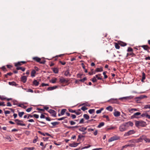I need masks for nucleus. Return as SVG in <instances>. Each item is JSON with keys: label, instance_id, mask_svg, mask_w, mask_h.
Wrapping results in <instances>:
<instances>
[{"label": "nucleus", "instance_id": "nucleus-1", "mask_svg": "<svg viewBox=\"0 0 150 150\" xmlns=\"http://www.w3.org/2000/svg\"><path fill=\"white\" fill-rule=\"evenodd\" d=\"M146 125V122L143 120L136 121L135 122V125L137 127L139 126L144 127Z\"/></svg>", "mask_w": 150, "mask_h": 150}, {"label": "nucleus", "instance_id": "nucleus-2", "mask_svg": "<svg viewBox=\"0 0 150 150\" xmlns=\"http://www.w3.org/2000/svg\"><path fill=\"white\" fill-rule=\"evenodd\" d=\"M127 129L125 124V123L121 125L119 127V129L120 132H122L125 131Z\"/></svg>", "mask_w": 150, "mask_h": 150}, {"label": "nucleus", "instance_id": "nucleus-3", "mask_svg": "<svg viewBox=\"0 0 150 150\" xmlns=\"http://www.w3.org/2000/svg\"><path fill=\"white\" fill-rule=\"evenodd\" d=\"M14 121L18 125L23 126H25L26 125L25 124L23 123V122L22 120L16 119Z\"/></svg>", "mask_w": 150, "mask_h": 150}, {"label": "nucleus", "instance_id": "nucleus-4", "mask_svg": "<svg viewBox=\"0 0 150 150\" xmlns=\"http://www.w3.org/2000/svg\"><path fill=\"white\" fill-rule=\"evenodd\" d=\"M141 115V113L140 112H137L134 113L131 116L132 119L134 118H141V116H139Z\"/></svg>", "mask_w": 150, "mask_h": 150}, {"label": "nucleus", "instance_id": "nucleus-5", "mask_svg": "<svg viewBox=\"0 0 150 150\" xmlns=\"http://www.w3.org/2000/svg\"><path fill=\"white\" fill-rule=\"evenodd\" d=\"M120 137L116 136H114L110 138L108 140V142H112L115 140H117L120 139Z\"/></svg>", "mask_w": 150, "mask_h": 150}, {"label": "nucleus", "instance_id": "nucleus-6", "mask_svg": "<svg viewBox=\"0 0 150 150\" xmlns=\"http://www.w3.org/2000/svg\"><path fill=\"white\" fill-rule=\"evenodd\" d=\"M134 133L135 132L134 130H131L127 132H125L124 134V136L125 137H127Z\"/></svg>", "mask_w": 150, "mask_h": 150}, {"label": "nucleus", "instance_id": "nucleus-7", "mask_svg": "<svg viewBox=\"0 0 150 150\" xmlns=\"http://www.w3.org/2000/svg\"><path fill=\"white\" fill-rule=\"evenodd\" d=\"M112 103H118L117 99V98H111L108 101Z\"/></svg>", "mask_w": 150, "mask_h": 150}, {"label": "nucleus", "instance_id": "nucleus-8", "mask_svg": "<svg viewBox=\"0 0 150 150\" xmlns=\"http://www.w3.org/2000/svg\"><path fill=\"white\" fill-rule=\"evenodd\" d=\"M134 97V96H129L125 97L122 98H119V99L123 100H129L132 98Z\"/></svg>", "mask_w": 150, "mask_h": 150}, {"label": "nucleus", "instance_id": "nucleus-9", "mask_svg": "<svg viewBox=\"0 0 150 150\" xmlns=\"http://www.w3.org/2000/svg\"><path fill=\"white\" fill-rule=\"evenodd\" d=\"M48 112L51 115L54 117H56V112L54 110L52 109H50Z\"/></svg>", "mask_w": 150, "mask_h": 150}, {"label": "nucleus", "instance_id": "nucleus-10", "mask_svg": "<svg viewBox=\"0 0 150 150\" xmlns=\"http://www.w3.org/2000/svg\"><path fill=\"white\" fill-rule=\"evenodd\" d=\"M59 81L61 83H67L69 80L65 79L64 77H62L59 79Z\"/></svg>", "mask_w": 150, "mask_h": 150}, {"label": "nucleus", "instance_id": "nucleus-11", "mask_svg": "<svg viewBox=\"0 0 150 150\" xmlns=\"http://www.w3.org/2000/svg\"><path fill=\"white\" fill-rule=\"evenodd\" d=\"M150 111V110L145 111L141 115V117H146V118L148 113Z\"/></svg>", "mask_w": 150, "mask_h": 150}, {"label": "nucleus", "instance_id": "nucleus-12", "mask_svg": "<svg viewBox=\"0 0 150 150\" xmlns=\"http://www.w3.org/2000/svg\"><path fill=\"white\" fill-rule=\"evenodd\" d=\"M80 143H76L75 142H74L73 143L70 144H69V146L71 147H76L78 146L79 144Z\"/></svg>", "mask_w": 150, "mask_h": 150}, {"label": "nucleus", "instance_id": "nucleus-13", "mask_svg": "<svg viewBox=\"0 0 150 150\" xmlns=\"http://www.w3.org/2000/svg\"><path fill=\"white\" fill-rule=\"evenodd\" d=\"M125 124L126 126H127V129H128L129 127L130 126H132L133 125V123L130 121H129L125 123Z\"/></svg>", "mask_w": 150, "mask_h": 150}, {"label": "nucleus", "instance_id": "nucleus-14", "mask_svg": "<svg viewBox=\"0 0 150 150\" xmlns=\"http://www.w3.org/2000/svg\"><path fill=\"white\" fill-rule=\"evenodd\" d=\"M27 80V77L25 76H23L21 77V80L23 83H25Z\"/></svg>", "mask_w": 150, "mask_h": 150}, {"label": "nucleus", "instance_id": "nucleus-15", "mask_svg": "<svg viewBox=\"0 0 150 150\" xmlns=\"http://www.w3.org/2000/svg\"><path fill=\"white\" fill-rule=\"evenodd\" d=\"M146 136L145 135H142L138 139L139 142H142L143 140H145V139L146 138Z\"/></svg>", "mask_w": 150, "mask_h": 150}, {"label": "nucleus", "instance_id": "nucleus-16", "mask_svg": "<svg viewBox=\"0 0 150 150\" xmlns=\"http://www.w3.org/2000/svg\"><path fill=\"white\" fill-rule=\"evenodd\" d=\"M147 96L145 95H141L139 97H136V99H139L141 100L144 98H147Z\"/></svg>", "mask_w": 150, "mask_h": 150}, {"label": "nucleus", "instance_id": "nucleus-17", "mask_svg": "<svg viewBox=\"0 0 150 150\" xmlns=\"http://www.w3.org/2000/svg\"><path fill=\"white\" fill-rule=\"evenodd\" d=\"M114 116L115 117H117L120 116V113L118 111H115L113 113Z\"/></svg>", "mask_w": 150, "mask_h": 150}, {"label": "nucleus", "instance_id": "nucleus-18", "mask_svg": "<svg viewBox=\"0 0 150 150\" xmlns=\"http://www.w3.org/2000/svg\"><path fill=\"white\" fill-rule=\"evenodd\" d=\"M33 59L36 62L39 63L40 62L41 60L40 58L37 57H33Z\"/></svg>", "mask_w": 150, "mask_h": 150}, {"label": "nucleus", "instance_id": "nucleus-19", "mask_svg": "<svg viewBox=\"0 0 150 150\" xmlns=\"http://www.w3.org/2000/svg\"><path fill=\"white\" fill-rule=\"evenodd\" d=\"M57 88V86L49 87L47 88V90L48 91H52L56 89Z\"/></svg>", "mask_w": 150, "mask_h": 150}, {"label": "nucleus", "instance_id": "nucleus-20", "mask_svg": "<svg viewBox=\"0 0 150 150\" xmlns=\"http://www.w3.org/2000/svg\"><path fill=\"white\" fill-rule=\"evenodd\" d=\"M64 75L66 76H71V75L70 74V72L69 70H67L65 72Z\"/></svg>", "mask_w": 150, "mask_h": 150}, {"label": "nucleus", "instance_id": "nucleus-21", "mask_svg": "<svg viewBox=\"0 0 150 150\" xmlns=\"http://www.w3.org/2000/svg\"><path fill=\"white\" fill-rule=\"evenodd\" d=\"M142 47L145 50L147 51L148 52L149 50V47L147 45H143Z\"/></svg>", "mask_w": 150, "mask_h": 150}, {"label": "nucleus", "instance_id": "nucleus-22", "mask_svg": "<svg viewBox=\"0 0 150 150\" xmlns=\"http://www.w3.org/2000/svg\"><path fill=\"white\" fill-rule=\"evenodd\" d=\"M59 123L58 122H52L51 123V124L52 125V126L51 127L53 128L54 127L57 125H58Z\"/></svg>", "mask_w": 150, "mask_h": 150}, {"label": "nucleus", "instance_id": "nucleus-23", "mask_svg": "<svg viewBox=\"0 0 150 150\" xmlns=\"http://www.w3.org/2000/svg\"><path fill=\"white\" fill-rule=\"evenodd\" d=\"M103 71L102 67L97 68L95 70V72H101Z\"/></svg>", "mask_w": 150, "mask_h": 150}, {"label": "nucleus", "instance_id": "nucleus-24", "mask_svg": "<svg viewBox=\"0 0 150 150\" xmlns=\"http://www.w3.org/2000/svg\"><path fill=\"white\" fill-rule=\"evenodd\" d=\"M34 147H25L24 148L23 150H33L35 149Z\"/></svg>", "mask_w": 150, "mask_h": 150}, {"label": "nucleus", "instance_id": "nucleus-25", "mask_svg": "<svg viewBox=\"0 0 150 150\" xmlns=\"http://www.w3.org/2000/svg\"><path fill=\"white\" fill-rule=\"evenodd\" d=\"M87 129V127H83L79 129V131L82 132H84V131H86Z\"/></svg>", "mask_w": 150, "mask_h": 150}, {"label": "nucleus", "instance_id": "nucleus-26", "mask_svg": "<svg viewBox=\"0 0 150 150\" xmlns=\"http://www.w3.org/2000/svg\"><path fill=\"white\" fill-rule=\"evenodd\" d=\"M36 73V71L35 70H33L31 72V76L32 77H35V74Z\"/></svg>", "mask_w": 150, "mask_h": 150}, {"label": "nucleus", "instance_id": "nucleus-27", "mask_svg": "<svg viewBox=\"0 0 150 150\" xmlns=\"http://www.w3.org/2000/svg\"><path fill=\"white\" fill-rule=\"evenodd\" d=\"M33 84L35 86H38L39 84V82L37 80H35L33 81Z\"/></svg>", "mask_w": 150, "mask_h": 150}, {"label": "nucleus", "instance_id": "nucleus-28", "mask_svg": "<svg viewBox=\"0 0 150 150\" xmlns=\"http://www.w3.org/2000/svg\"><path fill=\"white\" fill-rule=\"evenodd\" d=\"M53 71L54 72L55 74H57L58 73V69L57 68H53Z\"/></svg>", "mask_w": 150, "mask_h": 150}, {"label": "nucleus", "instance_id": "nucleus-29", "mask_svg": "<svg viewBox=\"0 0 150 150\" xmlns=\"http://www.w3.org/2000/svg\"><path fill=\"white\" fill-rule=\"evenodd\" d=\"M83 105L86 106H90V105H89L87 102L83 103L82 104H81L80 106Z\"/></svg>", "mask_w": 150, "mask_h": 150}, {"label": "nucleus", "instance_id": "nucleus-30", "mask_svg": "<svg viewBox=\"0 0 150 150\" xmlns=\"http://www.w3.org/2000/svg\"><path fill=\"white\" fill-rule=\"evenodd\" d=\"M67 110L66 109H62V110L60 114L61 115H63L64 114L65 112Z\"/></svg>", "mask_w": 150, "mask_h": 150}, {"label": "nucleus", "instance_id": "nucleus-31", "mask_svg": "<svg viewBox=\"0 0 150 150\" xmlns=\"http://www.w3.org/2000/svg\"><path fill=\"white\" fill-rule=\"evenodd\" d=\"M106 109L110 111H112L113 110V108L112 107L110 106H109L107 107Z\"/></svg>", "mask_w": 150, "mask_h": 150}, {"label": "nucleus", "instance_id": "nucleus-32", "mask_svg": "<svg viewBox=\"0 0 150 150\" xmlns=\"http://www.w3.org/2000/svg\"><path fill=\"white\" fill-rule=\"evenodd\" d=\"M104 125V123L103 122H101L98 125L97 127L98 128H100L103 126Z\"/></svg>", "mask_w": 150, "mask_h": 150}, {"label": "nucleus", "instance_id": "nucleus-33", "mask_svg": "<svg viewBox=\"0 0 150 150\" xmlns=\"http://www.w3.org/2000/svg\"><path fill=\"white\" fill-rule=\"evenodd\" d=\"M8 83L10 85L12 86H16L17 85L16 83L14 81L12 82H9Z\"/></svg>", "mask_w": 150, "mask_h": 150}, {"label": "nucleus", "instance_id": "nucleus-34", "mask_svg": "<svg viewBox=\"0 0 150 150\" xmlns=\"http://www.w3.org/2000/svg\"><path fill=\"white\" fill-rule=\"evenodd\" d=\"M83 117L86 120H88L89 119V117L87 114H85L83 115Z\"/></svg>", "mask_w": 150, "mask_h": 150}, {"label": "nucleus", "instance_id": "nucleus-35", "mask_svg": "<svg viewBox=\"0 0 150 150\" xmlns=\"http://www.w3.org/2000/svg\"><path fill=\"white\" fill-rule=\"evenodd\" d=\"M95 110L94 109H91L88 110L90 114H92L95 112Z\"/></svg>", "mask_w": 150, "mask_h": 150}, {"label": "nucleus", "instance_id": "nucleus-36", "mask_svg": "<svg viewBox=\"0 0 150 150\" xmlns=\"http://www.w3.org/2000/svg\"><path fill=\"white\" fill-rule=\"evenodd\" d=\"M103 108H101L100 109L96 111V113L97 114H98L100 113L101 112L102 110H103Z\"/></svg>", "mask_w": 150, "mask_h": 150}, {"label": "nucleus", "instance_id": "nucleus-37", "mask_svg": "<svg viewBox=\"0 0 150 150\" xmlns=\"http://www.w3.org/2000/svg\"><path fill=\"white\" fill-rule=\"evenodd\" d=\"M24 114L23 112H18V116L20 117H22L23 115Z\"/></svg>", "mask_w": 150, "mask_h": 150}, {"label": "nucleus", "instance_id": "nucleus-38", "mask_svg": "<svg viewBox=\"0 0 150 150\" xmlns=\"http://www.w3.org/2000/svg\"><path fill=\"white\" fill-rule=\"evenodd\" d=\"M80 111L81 110L80 109H79L77 110L76 111V112H75V113L77 115H79L81 113Z\"/></svg>", "mask_w": 150, "mask_h": 150}, {"label": "nucleus", "instance_id": "nucleus-39", "mask_svg": "<svg viewBox=\"0 0 150 150\" xmlns=\"http://www.w3.org/2000/svg\"><path fill=\"white\" fill-rule=\"evenodd\" d=\"M144 108L145 109H147L149 108L150 109V104L146 105L144 106Z\"/></svg>", "mask_w": 150, "mask_h": 150}, {"label": "nucleus", "instance_id": "nucleus-40", "mask_svg": "<svg viewBox=\"0 0 150 150\" xmlns=\"http://www.w3.org/2000/svg\"><path fill=\"white\" fill-rule=\"evenodd\" d=\"M91 81L93 83L96 82L97 81V80L96 78V76L93 77Z\"/></svg>", "mask_w": 150, "mask_h": 150}, {"label": "nucleus", "instance_id": "nucleus-41", "mask_svg": "<svg viewBox=\"0 0 150 150\" xmlns=\"http://www.w3.org/2000/svg\"><path fill=\"white\" fill-rule=\"evenodd\" d=\"M12 73L11 72H9L8 73H7L4 76L5 77L7 78H8V75L9 76H11L12 74Z\"/></svg>", "mask_w": 150, "mask_h": 150}, {"label": "nucleus", "instance_id": "nucleus-42", "mask_svg": "<svg viewBox=\"0 0 150 150\" xmlns=\"http://www.w3.org/2000/svg\"><path fill=\"white\" fill-rule=\"evenodd\" d=\"M57 80V79L55 78L54 79H51V81L52 83H56V81Z\"/></svg>", "mask_w": 150, "mask_h": 150}, {"label": "nucleus", "instance_id": "nucleus-43", "mask_svg": "<svg viewBox=\"0 0 150 150\" xmlns=\"http://www.w3.org/2000/svg\"><path fill=\"white\" fill-rule=\"evenodd\" d=\"M21 63L20 62H18L16 63L15 64V66L16 67H17L18 66L21 65Z\"/></svg>", "mask_w": 150, "mask_h": 150}, {"label": "nucleus", "instance_id": "nucleus-44", "mask_svg": "<svg viewBox=\"0 0 150 150\" xmlns=\"http://www.w3.org/2000/svg\"><path fill=\"white\" fill-rule=\"evenodd\" d=\"M115 47L116 49H120V46H119L118 44L117 43H115Z\"/></svg>", "mask_w": 150, "mask_h": 150}, {"label": "nucleus", "instance_id": "nucleus-45", "mask_svg": "<svg viewBox=\"0 0 150 150\" xmlns=\"http://www.w3.org/2000/svg\"><path fill=\"white\" fill-rule=\"evenodd\" d=\"M106 71H104L103 73V74L104 76V78L105 79L107 78L108 77L107 76L106 74Z\"/></svg>", "mask_w": 150, "mask_h": 150}, {"label": "nucleus", "instance_id": "nucleus-46", "mask_svg": "<svg viewBox=\"0 0 150 150\" xmlns=\"http://www.w3.org/2000/svg\"><path fill=\"white\" fill-rule=\"evenodd\" d=\"M87 109L88 108L84 106L82 107L81 108V109L83 111H85V110H87Z\"/></svg>", "mask_w": 150, "mask_h": 150}, {"label": "nucleus", "instance_id": "nucleus-47", "mask_svg": "<svg viewBox=\"0 0 150 150\" xmlns=\"http://www.w3.org/2000/svg\"><path fill=\"white\" fill-rule=\"evenodd\" d=\"M87 80V78L86 77H84L83 79L79 80V81L82 82H84L85 81Z\"/></svg>", "mask_w": 150, "mask_h": 150}, {"label": "nucleus", "instance_id": "nucleus-48", "mask_svg": "<svg viewBox=\"0 0 150 150\" xmlns=\"http://www.w3.org/2000/svg\"><path fill=\"white\" fill-rule=\"evenodd\" d=\"M49 86L48 84L47 83H42L41 84V86L42 87H44V86Z\"/></svg>", "mask_w": 150, "mask_h": 150}, {"label": "nucleus", "instance_id": "nucleus-49", "mask_svg": "<svg viewBox=\"0 0 150 150\" xmlns=\"http://www.w3.org/2000/svg\"><path fill=\"white\" fill-rule=\"evenodd\" d=\"M91 146V145H88V146H85V147H84L82 148L81 149V150H82V149H85L88 148H89Z\"/></svg>", "mask_w": 150, "mask_h": 150}, {"label": "nucleus", "instance_id": "nucleus-50", "mask_svg": "<svg viewBox=\"0 0 150 150\" xmlns=\"http://www.w3.org/2000/svg\"><path fill=\"white\" fill-rule=\"evenodd\" d=\"M145 141L146 142L150 143V139H148L146 138H146L145 139Z\"/></svg>", "mask_w": 150, "mask_h": 150}, {"label": "nucleus", "instance_id": "nucleus-51", "mask_svg": "<svg viewBox=\"0 0 150 150\" xmlns=\"http://www.w3.org/2000/svg\"><path fill=\"white\" fill-rule=\"evenodd\" d=\"M68 110L69 112L71 113H75V112H76V111L75 110H73L71 109H69Z\"/></svg>", "mask_w": 150, "mask_h": 150}, {"label": "nucleus", "instance_id": "nucleus-52", "mask_svg": "<svg viewBox=\"0 0 150 150\" xmlns=\"http://www.w3.org/2000/svg\"><path fill=\"white\" fill-rule=\"evenodd\" d=\"M0 98L2 100H4L6 99V98L3 96H0Z\"/></svg>", "mask_w": 150, "mask_h": 150}, {"label": "nucleus", "instance_id": "nucleus-53", "mask_svg": "<svg viewBox=\"0 0 150 150\" xmlns=\"http://www.w3.org/2000/svg\"><path fill=\"white\" fill-rule=\"evenodd\" d=\"M145 74L144 72H143L142 73V78L143 79H145Z\"/></svg>", "mask_w": 150, "mask_h": 150}, {"label": "nucleus", "instance_id": "nucleus-54", "mask_svg": "<svg viewBox=\"0 0 150 150\" xmlns=\"http://www.w3.org/2000/svg\"><path fill=\"white\" fill-rule=\"evenodd\" d=\"M32 109V108L30 107L27 109L26 110V111L28 112H30Z\"/></svg>", "mask_w": 150, "mask_h": 150}, {"label": "nucleus", "instance_id": "nucleus-55", "mask_svg": "<svg viewBox=\"0 0 150 150\" xmlns=\"http://www.w3.org/2000/svg\"><path fill=\"white\" fill-rule=\"evenodd\" d=\"M103 117L104 118H106L108 120H109V119L108 116V115H104L103 116Z\"/></svg>", "mask_w": 150, "mask_h": 150}, {"label": "nucleus", "instance_id": "nucleus-56", "mask_svg": "<svg viewBox=\"0 0 150 150\" xmlns=\"http://www.w3.org/2000/svg\"><path fill=\"white\" fill-rule=\"evenodd\" d=\"M133 51V50L131 47H128L127 51V52H132Z\"/></svg>", "mask_w": 150, "mask_h": 150}, {"label": "nucleus", "instance_id": "nucleus-57", "mask_svg": "<svg viewBox=\"0 0 150 150\" xmlns=\"http://www.w3.org/2000/svg\"><path fill=\"white\" fill-rule=\"evenodd\" d=\"M27 92H30L33 93V91L32 89L29 88L27 90Z\"/></svg>", "mask_w": 150, "mask_h": 150}, {"label": "nucleus", "instance_id": "nucleus-58", "mask_svg": "<svg viewBox=\"0 0 150 150\" xmlns=\"http://www.w3.org/2000/svg\"><path fill=\"white\" fill-rule=\"evenodd\" d=\"M6 105L4 103V102H1L0 103V106H5Z\"/></svg>", "mask_w": 150, "mask_h": 150}, {"label": "nucleus", "instance_id": "nucleus-59", "mask_svg": "<svg viewBox=\"0 0 150 150\" xmlns=\"http://www.w3.org/2000/svg\"><path fill=\"white\" fill-rule=\"evenodd\" d=\"M38 132L40 134L43 135V136H45V133H44L43 132H42L40 131H38Z\"/></svg>", "mask_w": 150, "mask_h": 150}, {"label": "nucleus", "instance_id": "nucleus-60", "mask_svg": "<svg viewBox=\"0 0 150 150\" xmlns=\"http://www.w3.org/2000/svg\"><path fill=\"white\" fill-rule=\"evenodd\" d=\"M70 123L71 125H73L76 124V122L73 121H70Z\"/></svg>", "mask_w": 150, "mask_h": 150}, {"label": "nucleus", "instance_id": "nucleus-61", "mask_svg": "<svg viewBox=\"0 0 150 150\" xmlns=\"http://www.w3.org/2000/svg\"><path fill=\"white\" fill-rule=\"evenodd\" d=\"M84 123V119L83 118H82L80 120L79 123L82 124Z\"/></svg>", "mask_w": 150, "mask_h": 150}, {"label": "nucleus", "instance_id": "nucleus-62", "mask_svg": "<svg viewBox=\"0 0 150 150\" xmlns=\"http://www.w3.org/2000/svg\"><path fill=\"white\" fill-rule=\"evenodd\" d=\"M33 116L37 119L39 117V115L37 114H34L33 115Z\"/></svg>", "mask_w": 150, "mask_h": 150}, {"label": "nucleus", "instance_id": "nucleus-63", "mask_svg": "<svg viewBox=\"0 0 150 150\" xmlns=\"http://www.w3.org/2000/svg\"><path fill=\"white\" fill-rule=\"evenodd\" d=\"M126 44L124 42H122L120 44V45L122 46H126Z\"/></svg>", "mask_w": 150, "mask_h": 150}, {"label": "nucleus", "instance_id": "nucleus-64", "mask_svg": "<svg viewBox=\"0 0 150 150\" xmlns=\"http://www.w3.org/2000/svg\"><path fill=\"white\" fill-rule=\"evenodd\" d=\"M10 112L8 110H6L4 111V113L5 115L9 114Z\"/></svg>", "mask_w": 150, "mask_h": 150}]
</instances>
